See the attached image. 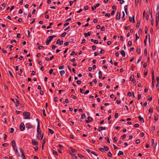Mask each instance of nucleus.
Here are the masks:
<instances>
[{
	"instance_id": "1",
	"label": "nucleus",
	"mask_w": 159,
	"mask_h": 159,
	"mask_svg": "<svg viewBox=\"0 0 159 159\" xmlns=\"http://www.w3.org/2000/svg\"><path fill=\"white\" fill-rule=\"evenodd\" d=\"M23 116L25 117H24V119H30V113L28 112H24L23 113Z\"/></svg>"
},
{
	"instance_id": "2",
	"label": "nucleus",
	"mask_w": 159,
	"mask_h": 159,
	"mask_svg": "<svg viewBox=\"0 0 159 159\" xmlns=\"http://www.w3.org/2000/svg\"><path fill=\"white\" fill-rule=\"evenodd\" d=\"M25 126L23 123H21L20 126V129L21 131H23L25 129Z\"/></svg>"
},
{
	"instance_id": "3",
	"label": "nucleus",
	"mask_w": 159,
	"mask_h": 159,
	"mask_svg": "<svg viewBox=\"0 0 159 159\" xmlns=\"http://www.w3.org/2000/svg\"><path fill=\"white\" fill-rule=\"evenodd\" d=\"M52 40V38L51 39L49 36L48 37L47 40L46 41V44L48 45L49 44L50 42Z\"/></svg>"
},
{
	"instance_id": "4",
	"label": "nucleus",
	"mask_w": 159,
	"mask_h": 159,
	"mask_svg": "<svg viewBox=\"0 0 159 159\" xmlns=\"http://www.w3.org/2000/svg\"><path fill=\"white\" fill-rule=\"evenodd\" d=\"M20 152L21 153V156L22 159H26L25 155L24 154L23 151L22 149L20 148Z\"/></svg>"
},
{
	"instance_id": "5",
	"label": "nucleus",
	"mask_w": 159,
	"mask_h": 159,
	"mask_svg": "<svg viewBox=\"0 0 159 159\" xmlns=\"http://www.w3.org/2000/svg\"><path fill=\"white\" fill-rule=\"evenodd\" d=\"M143 16L145 17V19L146 20H148L149 18V14L145 13V11H144L143 12Z\"/></svg>"
},
{
	"instance_id": "6",
	"label": "nucleus",
	"mask_w": 159,
	"mask_h": 159,
	"mask_svg": "<svg viewBox=\"0 0 159 159\" xmlns=\"http://www.w3.org/2000/svg\"><path fill=\"white\" fill-rule=\"evenodd\" d=\"M26 127L28 129H31L33 127V126L30 123H28L26 124Z\"/></svg>"
},
{
	"instance_id": "7",
	"label": "nucleus",
	"mask_w": 159,
	"mask_h": 159,
	"mask_svg": "<svg viewBox=\"0 0 159 159\" xmlns=\"http://www.w3.org/2000/svg\"><path fill=\"white\" fill-rule=\"evenodd\" d=\"M37 130V133H41V130L40 129V123L39 122L38 123Z\"/></svg>"
},
{
	"instance_id": "8",
	"label": "nucleus",
	"mask_w": 159,
	"mask_h": 159,
	"mask_svg": "<svg viewBox=\"0 0 159 159\" xmlns=\"http://www.w3.org/2000/svg\"><path fill=\"white\" fill-rule=\"evenodd\" d=\"M75 150L74 149L70 148V154L72 156L74 154H75Z\"/></svg>"
},
{
	"instance_id": "9",
	"label": "nucleus",
	"mask_w": 159,
	"mask_h": 159,
	"mask_svg": "<svg viewBox=\"0 0 159 159\" xmlns=\"http://www.w3.org/2000/svg\"><path fill=\"white\" fill-rule=\"evenodd\" d=\"M32 144L34 145L37 146L38 145V142L34 139H32Z\"/></svg>"
},
{
	"instance_id": "10",
	"label": "nucleus",
	"mask_w": 159,
	"mask_h": 159,
	"mask_svg": "<svg viewBox=\"0 0 159 159\" xmlns=\"http://www.w3.org/2000/svg\"><path fill=\"white\" fill-rule=\"evenodd\" d=\"M100 5L99 3L96 4L95 5H94L92 7V10H94L96 8V7H99Z\"/></svg>"
},
{
	"instance_id": "11",
	"label": "nucleus",
	"mask_w": 159,
	"mask_h": 159,
	"mask_svg": "<svg viewBox=\"0 0 159 159\" xmlns=\"http://www.w3.org/2000/svg\"><path fill=\"white\" fill-rule=\"evenodd\" d=\"M120 13L117 12L116 16V20H119L120 19Z\"/></svg>"
},
{
	"instance_id": "12",
	"label": "nucleus",
	"mask_w": 159,
	"mask_h": 159,
	"mask_svg": "<svg viewBox=\"0 0 159 159\" xmlns=\"http://www.w3.org/2000/svg\"><path fill=\"white\" fill-rule=\"evenodd\" d=\"M152 82L153 81H155V80L154 79V71L153 70H152Z\"/></svg>"
},
{
	"instance_id": "13",
	"label": "nucleus",
	"mask_w": 159,
	"mask_h": 159,
	"mask_svg": "<svg viewBox=\"0 0 159 159\" xmlns=\"http://www.w3.org/2000/svg\"><path fill=\"white\" fill-rule=\"evenodd\" d=\"M63 43V41H60V39H58L56 42L57 44H58L60 45H61Z\"/></svg>"
},
{
	"instance_id": "14",
	"label": "nucleus",
	"mask_w": 159,
	"mask_h": 159,
	"mask_svg": "<svg viewBox=\"0 0 159 159\" xmlns=\"http://www.w3.org/2000/svg\"><path fill=\"white\" fill-rule=\"evenodd\" d=\"M88 120H86V122L87 123H89V122H91L93 120V119L90 116L88 117Z\"/></svg>"
},
{
	"instance_id": "15",
	"label": "nucleus",
	"mask_w": 159,
	"mask_h": 159,
	"mask_svg": "<svg viewBox=\"0 0 159 159\" xmlns=\"http://www.w3.org/2000/svg\"><path fill=\"white\" fill-rule=\"evenodd\" d=\"M84 35L85 37H87L88 36H90L91 35V32H89L88 33H84Z\"/></svg>"
},
{
	"instance_id": "16",
	"label": "nucleus",
	"mask_w": 159,
	"mask_h": 159,
	"mask_svg": "<svg viewBox=\"0 0 159 159\" xmlns=\"http://www.w3.org/2000/svg\"><path fill=\"white\" fill-rule=\"evenodd\" d=\"M159 11H158L156 14V19L157 22L159 20Z\"/></svg>"
},
{
	"instance_id": "17",
	"label": "nucleus",
	"mask_w": 159,
	"mask_h": 159,
	"mask_svg": "<svg viewBox=\"0 0 159 159\" xmlns=\"http://www.w3.org/2000/svg\"><path fill=\"white\" fill-rule=\"evenodd\" d=\"M138 117L141 122H144V121L143 119V118L141 117L140 116H139Z\"/></svg>"
},
{
	"instance_id": "18",
	"label": "nucleus",
	"mask_w": 159,
	"mask_h": 159,
	"mask_svg": "<svg viewBox=\"0 0 159 159\" xmlns=\"http://www.w3.org/2000/svg\"><path fill=\"white\" fill-rule=\"evenodd\" d=\"M106 129L105 127H100L99 128L98 131H100L101 130H105Z\"/></svg>"
},
{
	"instance_id": "19",
	"label": "nucleus",
	"mask_w": 159,
	"mask_h": 159,
	"mask_svg": "<svg viewBox=\"0 0 159 159\" xmlns=\"http://www.w3.org/2000/svg\"><path fill=\"white\" fill-rule=\"evenodd\" d=\"M41 133H38L37 136V138L38 139H39L41 136Z\"/></svg>"
},
{
	"instance_id": "20",
	"label": "nucleus",
	"mask_w": 159,
	"mask_h": 159,
	"mask_svg": "<svg viewBox=\"0 0 159 159\" xmlns=\"http://www.w3.org/2000/svg\"><path fill=\"white\" fill-rule=\"evenodd\" d=\"M99 78L100 79L102 76V73L101 71H99L98 72Z\"/></svg>"
},
{
	"instance_id": "21",
	"label": "nucleus",
	"mask_w": 159,
	"mask_h": 159,
	"mask_svg": "<svg viewBox=\"0 0 159 159\" xmlns=\"http://www.w3.org/2000/svg\"><path fill=\"white\" fill-rule=\"evenodd\" d=\"M134 77V75H131L130 77V80L131 81H134V82H136V80L133 79V78Z\"/></svg>"
},
{
	"instance_id": "22",
	"label": "nucleus",
	"mask_w": 159,
	"mask_h": 159,
	"mask_svg": "<svg viewBox=\"0 0 159 159\" xmlns=\"http://www.w3.org/2000/svg\"><path fill=\"white\" fill-rule=\"evenodd\" d=\"M11 100H12V101H13L15 103H19V101L18 100V99H16L15 100H14V99L12 98L11 99Z\"/></svg>"
},
{
	"instance_id": "23",
	"label": "nucleus",
	"mask_w": 159,
	"mask_h": 159,
	"mask_svg": "<svg viewBox=\"0 0 159 159\" xmlns=\"http://www.w3.org/2000/svg\"><path fill=\"white\" fill-rule=\"evenodd\" d=\"M129 20L130 21V22H132V21H133V22H134V17H129Z\"/></svg>"
},
{
	"instance_id": "24",
	"label": "nucleus",
	"mask_w": 159,
	"mask_h": 159,
	"mask_svg": "<svg viewBox=\"0 0 159 159\" xmlns=\"http://www.w3.org/2000/svg\"><path fill=\"white\" fill-rule=\"evenodd\" d=\"M120 53L123 57H125V54L124 51H121Z\"/></svg>"
},
{
	"instance_id": "25",
	"label": "nucleus",
	"mask_w": 159,
	"mask_h": 159,
	"mask_svg": "<svg viewBox=\"0 0 159 159\" xmlns=\"http://www.w3.org/2000/svg\"><path fill=\"white\" fill-rule=\"evenodd\" d=\"M123 152L122 151H119V152L118 153V154H117V155L118 156H120V155H123Z\"/></svg>"
},
{
	"instance_id": "26",
	"label": "nucleus",
	"mask_w": 159,
	"mask_h": 159,
	"mask_svg": "<svg viewBox=\"0 0 159 159\" xmlns=\"http://www.w3.org/2000/svg\"><path fill=\"white\" fill-rule=\"evenodd\" d=\"M66 34H67V33L66 32H64L63 34H61V36L62 38L64 37L66 35Z\"/></svg>"
},
{
	"instance_id": "27",
	"label": "nucleus",
	"mask_w": 159,
	"mask_h": 159,
	"mask_svg": "<svg viewBox=\"0 0 159 159\" xmlns=\"http://www.w3.org/2000/svg\"><path fill=\"white\" fill-rule=\"evenodd\" d=\"M65 73L64 70H62L60 71V75L62 76Z\"/></svg>"
},
{
	"instance_id": "28",
	"label": "nucleus",
	"mask_w": 159,
	"mask_h": 159,
	"mask_svg": "<svg viewBox=\"0 0 159 159\" xmlns=\"http://www.w3.org/2000/svg\"><path fill=\"white\" fill-rule=\"evenodd\" d=\"M15 151V152L16 153V154L18 157H20V154L18 152L17 148H16V150Z\"/></svg>"
},
{
	"instance_id": "29",
	"label": "nucleus",
	"mask_w": 159,
	"mask_h": 159,
	"mask_svg": "<svg viewBox=\"0 0 159 159\" xmlns=\"http://www.w3.org/2000/svg\"><path fill=\"white\" fill-rule=\"evenodd\" d=\"M52 153H53V154L54 155H55L56 156L58 155L57 152H56V151H55V150L52 151Z\"/></svg>"
},
{
	"instance_id": "30",
	"label": "nucleus",
	"mask_w": 159,
	"mask_h": 159,
	"mask_svg": "<svg viewBox=\"0 0 159 159\" xmlns=\"http://www.w3.org/2000/svg\"><path fill=\"white\" fill-rule=\"evenodd\" d=\"M85 117H86V116H85V114H81V118L82 119H84L85 118Z\"/></svg>"
},
{
	"instance_id": "31",
	"label": "nucleus",
	"mask_w": 159,
	"mask_h": 159,
	"mask_svg": "<svg viewBox=\"0 0 159 159\" xmlns=\"http://www.w3.org/2000/svg\"><path fill=\"white\" fill-rule=\"evenodd\" d=\"M49 131L50 132L51 134H52L54 133V132L53 130L50 129H48Z\"/></svg>"
},
{
	"instance_id": "32",
	"label": "nucleus",
	"mask_w": 159,
	"mask_h": 159,
	"mask_svg": "<svg viewBox=\"0 0 159 159\" xmlns=\"http://www.w3.org/2000/svg\"><path fill=\"white\" fill-rule=\"evenodd\" d=\"M132 45V42L131 41H129L128 42V46H130Z\"/></svg>"
},
{
	"instance_id": "33",
	"label": "nucleus",
	"mask_w": 159,
	"mask_h": 159,
	"mask_svg": "<svg viewBox=\"0 0 159 159\" xmlns=\"http://www.w3.org/2000/svg\"><path fill=\"white\" fill-rule=\"evenodd\" d=\"M122 13H123V16L122 17V19L123 20H125L124 16H125V14L124 12L123 11H122Z\"/></svg>"
},
{
	"instance_id": "34",
	"label": "nucleus",
	"mask_w": 159,
	"mask_h": 159,
	"mask_svg": "<svg viewBox=\"0 0 159 159\" xmlns=\"http://www.w3.org/2000/svg\"><path fill=\"white\" fill-rule=\"evenodd\" d=\"M108 156L110 157H111L112 156V154L111 152H109L108 153Z\"/></svg>"
},
{
	"instance_id": "35",
	"label": "nucleus",
	"mask_w": 159,
	"mask_h": 159,
	"mask_svg": "<svg viewBox=\"0 0 159 159\" xmlns=\"http://www.w3.org/2000/svg\"><path fill=\"white\" fill-rule=\"evenodd\" d=\"M104 150L105 149L106 151H108L109 150V148L107 146H105L104 147Z\"/></svg>"
},
{
	"instance_id": "36",
	"label": "nucleus",
	"mask_w": 159,
	"mask_h": 159,
	"mask_svg": "<svg viewBox=\"0 0 159 159\" xmlns=\"http://www.w3.org/2000/svg\"><path fill=\"white\" fill-rule=\"evenodd\" d=\"M58 147L59 148H60V149H63V146L61 144H59L58 145Z\"/></svg>"
},
{
	"instance_id": "37",
	"label": "nucleus",
	"mask_w": 159,
	"mask_h": 159,
	"mask_svg": "<svg viewBox=\"0 0 159 159\" xmlns=\"http://www.w3.org/2000/svg\"><path fill=\"white\" fill-rule=\"evenodd\" d=\"M8 73H9V74L13 78H14V77L13 75H12V72H11V71L9 70L8 71Z\"/></svg>"
},
{
	"instance_id": "38",
	"label": "nucleus",
	"mask_w": 159,
	"mask_h": 159,
	"mask_svg": "<svg viewBox=\"0 0 159 159\" xmlns=\"http://www.w3.org/2000/svg\"><path fill=\"white\" fill-rule=\"evenodd\" d=\"M105 28L104 26H102L101 28V30L102 31H103L105 30Z\"/></svg>"
},
{
	"instance_id": "39",
	"label": "nucleus",
	"mask_w": 159,
	"mask_h": 159,
	"mask_svg": "<svg viewBox=\"0 0 159 159\" xmlns=\"http://www.w3.org/2000/svg\"><path fill=\"white\" fill-rule=\"evenodd\" d=\"M3 137L4 140H6V139L7 138V135L6 134H4L3 135Z\"/></svg>"
},
{
	"instance_id": "40",
	"label": "nucleus",
	"mask_w": 159,
	"mask_h": 159,
	"mask_svg": "<svg viewBox=\"0 0 159 159\" xmlns=\"http://www.w3.org/2000/svg\"><path fill=\"white\" fill-rule=\"evenodd\" d=\"M64 68V66L63 65L59 67V69L60 70L63 69Z\"/></svg>"
},
{
	"instance_id": "41",
	"label": "nucleus",
	"mask_w": 159,
	"mask_h": 159,
	"mask_svg": "<svg viewBox=\"0 0 159 159\" xmlns=\"http://www.w3.org/2000/svg\"><path fill=\"white\" fill-rule=\"evenodd\" d=\"M118 140L117 138L116 137H115L113 139V140L114 142H116Z\"/></svg>"
},
{
	"instance_id": "42",
	"label": "nucleus",
	"mask_w": 159,
	"mask_h": 159,
	"mask_svg": "<svg viewBox=\"0 0 159 159\" xmlns=\"http://www.w3.org/2000/svg\"><path fill=\"white\" fill-rule=\"evenodd\" d=\"M135 41H136L139 38V37L137 35V33L135 34Z\"/></svg>"
},
{
	"instance_id": "43",
	"label": "nucleus",
	"mask_w": 159,
	"mask_h": 159,
	"mask_svg": "<svg viewBox=\"0 0 159 159\" xmlns=\"http://www.w3.org/2000/svg\"><path fill=\"white\" fill-rule=\"evenodd\" d=\"M72 158L75 159H77V157L76 156L75 153L72 156Z\"/></svg>"
},
{
	"instance_id": "44",
	"label": "nucleus",
	"mask_w": 159,
	"mask_h": 159,
	"mask_svg": "<svg viewBox=\"0 0 159 159\" xmlns=\"http://www.w3.org/2000/svg\"><path fill=\"white\" fill-rule=\"evenodd\" d=\"M99 150L101 152H104V148H99Z\"/></svg>"
},
{
	"instance_id": "45",
	"label": "nucleus",
	"mask_w": 159,
	"mask_h": 159,
	"mask_svg": "<svg viewBox=\"0 0 159 159\" xmlns=\"http://www.w3.org/2000/svg\"><path fill=\"white\" fill-rule=\"evenodd\" d=\"M149 112L151 114L153 112V110L152 109L150 108L149 110Z\"/></svg>"
},
{
	"instance_id": "46",
	"label": "nucleus",
	"mask_w": 159,
	"mask_h": 159,
	"mask_svg": "<svg viewBox=\"0 0 159 159\" xmlns=\"http://www.w3.org/2000/svg\"><path fill=\"white\" fill-rule=\"evenodd\" d=\"M91 153L93 154L94 155L96 156H98L97 154L96 153L94 152H93V151L91 152Z\"/></svg>"
},
{
	"instance_id": "47",
	"label": "nucleus",
	"mask_w": 159,
	"mask_h": 159,
	"mask_svg": "<svg viewBox=\"0 0 159 159\" xmlns=\"http://www.w3.org/2000/svg\"><path fill=\"white\" fill-rule=\"evenodd\" d=\"M130 28V27L129 26H125V29L126 30H128L129 28Z\"/></svg>"
},
{
	"instance_id": "48",
	"label": "nucleus",
	"mask_w": 159,
	"mask_h": 159,
	"mask_svg": "<svg viewBox=\"0 0 159 159\" xmlns=\"http://www.w3.org/2000/svg\"><path fill=\"white\" fill-rule=\"evenodd\" d=\"M11 143H12V145L13 146V145H16V143L15 141L14 140H12L11 141Z\"/></svg>"
},
{
	"instance_id": "49",
	"label": "nucleus",
	"mask_w": 159,
	"mask_h": 159,
	"mask_svg": "<svg viewBox=\"0 0 159 159\" xmlns=\"http://www.w3.org/2000/svg\"><path fill=\"white\" fill-rule=\"evenodd\" d=\"M14 129L13 128H11L10 129V132L11 133H12L14 132Z\"/></svg>"
},
{
	"instance_id": "50",
	"label": "nucleus",
	"mask_w": 159,
	"mask_h": 159,
	"mask_svg": "<svg viewBox=\"0 0 159 159\" xmlns=\"http://www.w3.org/2000/svg\"><path fill=\"white\" fill-rule=\"evenodd\" d=\"M115 117L116 118H117L118 117V114L117 113H115Z\"/></svg>"
},
{
	"instance_id": "51",
	"label": "nucleus",
	"mask_w": 159,
	"mask_h": 159,
	"mask_svg": "<svg viewBox=\"0 0 159 159\" xmlns=\"http://www.w3.org/2000/svg\"><path fill=\"white\" fill-rule=\"evenodd\" d=\"M104 52H105L104 50L103 49H102L101 50V51H100V53L101 54H103L104 53Z\"/></svg>"
},
{
	"instance_id": "52",
	"label": "nucleus",
	"mask_w": 159,
	"mask_h": 159,
	"mask_svg": "<svg viewBox=\"0 0 159 159\" xmlns=\"http://www.w3.org/2000/svg\"><path fill=\"white\" fill-rule=\"evenodd\" d=\"M92 48L93 50H94L96 49V47L94 45H93L92 46Z\"/></svg>"
},
{
	"instance_id": "53",
	"label": "nucleus",
	"mask_w": 159,
	"mask_h": 159,
	"mask_svg": "<svg viewBox=\"0 0 159 159\" xmlns=\"http://www.w3.org/2000/svg\"><path fill=\"white\" fill-rule=\"evenodd\" d=\"M106 17H109L110 16V14L109 13H106L105 15Z\"/></svg>"
},
{
	"instance_id": "54",
	"label": "nucleus",
	"mask_w": 159,
	"mask_h": 159,
	"mask_svg": "<svg viewBox=\"0 0 159 159\" xmlns=\"http://www.w3.org/2000/svg\"><path fill=\"white\" fill-rule=\"evenodd\" d=\"M89 92V90H87L84 93V95H86Z\"/></svg>"
},
{
	"instance_id": "55",
	"label": "nucleus",
	"mask_w": 159,
	"mask_h": 159,
	"mask_svg": "<svg viewBox=\"0 0 159 159\" xmlns=\"http://www.w3.org/2000/svg\"><path fill=\"white\" fill-rule=\"evenodd\" d=\"M56 36H55V35H52V36H49V37L51 39L52 38V39H53V38H54L56 37Z\"/></svg>"
},
{
	"instance_id": "56",
	"label": "nucleus",
	"mask_w": 159,
	"mask_h": 159,
	"mask_svg": "<svg viewBox=\"0 0 159 159\" xmlns=\"http://www.w3.org/2000/svg\"><path fill=\"white\" fill-rule=\"evenodd\" d=\"M118 1H120V2L121 4H122L124 2V1L123 0H117Z\"/></svg>"
},
{
	"instance_id": "57",
	"label": "nucleus",
	"mask_w": 159,
	"mask_h": 159,
	"mask_svg": "<svg viewBox=\"0 0 159 159\" xmlns=\"http://www.w3.org/2000/svg\"><path fill=\"white\" fill-rule=\"evenodd\" d=\"M43 115L44 116H46V114L45 113V110L43 109Z\"/></svg>"
},
{
	"instance_id": "58",
	"label": "nucleus",
	"mask_w": 159,
	"mask_h": 159,
	"mask_svg": "<svg viewBox=\"0 0 159 159\" xmlns=\"http://www.w3.org/2000/svg\"><path fill=\"white\" fill-rule=\"evenodd\" d=\"M76 83L78 84H81V81L80 80H77L76 81Z\"/></svg>"
},
{
	"instance_id": "59",
	"label": "nucleus",
	"mask_w": 159,
	"mask_h": 159,
	"mask_svg": "<svg viewBox=\"0 0 159 159\" xmlns=\"http://www.w3.org/2000/svg\"><path fill=\"white\" fill-rule=\"evenodd\" d=\"M156 87L157 89H159V82H157L156 85Z\"/></svg>"
},
{
	"instance_id": "60",
	"label": "nucleus",
	"mask_w": 159,
	"mask_h": 159,
	"mask_svg": "<svg viewBox=\"0 0 159 159\" xmlns=\"http://www.w3.org/2000/svg\"><path fill=\"white\" fill-rule=\"evenodd\" d=\"M57 47L54 45H52V49H55Z\"/></svg>"
},
{
	"instance_id": "61",
	"label": "nucleus",
	"mask_w": 159,
	"mask_h": 159,
	"mask_svg": "<svg viewBox=\"0 0 159 159\" xmlns=\"http://www.w3.org/2000/svg\"><path fill=\"white\" fill-rule=\"evenodd\" d=\"M147 66V63L145 62L143 64V67L144 68H146Z\"/></svg>"
},
{
	"instance_id": "62",
	"label": "nucleus",
	"mask_w": 159,
	"mask_h": 159,
	"mask_svg": "<svg viewBox=\"0 0 159 159\" xmlns=\"http://www.w3.org/2000/svg\"><path fill=\"white\" fill-rule=\"evenodd\" d=\"M127 95L129 96H132V93L130 92H129L127 93Z\"/></svg>"
},
{
	"instance_id": "63",
	"label": "nucleus",
	"mask_w": 159,
	"mask_h": 159,
	"mask_svg": "<svg viewBox=\"0 0 159 159\" xmlns=\"http://www.w3.org/2000/svg\"><path fill=\"white\" fill-rule=\"evenodd\" d=\"M139 0H135V4L136 5H137L139 3Z\"/></svg>"
},
{
	"instance_id": "64",
	"label": "nucleus",
	"mask_w": 159,
	"mask_h": 159,
	"mask_svg": "<svg viewBox=\"0 0 159 159\" xmlns=\"http://www.w3.org/2000/svg\"><path fill=\"white\" fill-rule=\"evenodd\" d=\"M139 126V125L138 124H135L134 125V126L135 127H138Z\"/></svg>"
}]
</instances>
